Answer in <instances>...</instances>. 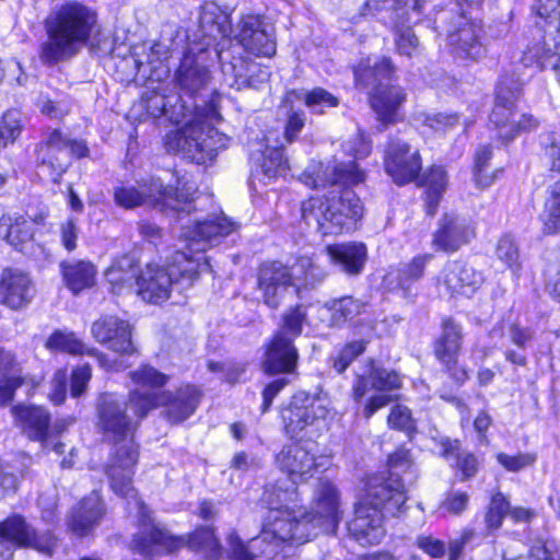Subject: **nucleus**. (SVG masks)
<instances>
[{"label": "nucleus", "mask_w": 560, "mask_h": 560, "mask_svg": "<svg viewBox=\"0 0 560 560\" xmlns=\"http://www.w3.org/2000/svg\"><path fill=\"white\" fill-rule=\"evenodd\" d=\"M462 327L453 319H445L442 324V334L435 342V355L445 365L451 376L463 383L468 378L467 371L457 366V358L462 348Z\"/></svg>", "instance_id": "23"}, {"label": "nucleus", "mask_w": 560, "mask_h": 560, "mask_svg": "<svg viewBox=\"0 0 560 560\" xmlns=\"http://www.w3.org/2000/svg\"><path fill=\"white\" fill-rule=\"evenodd\" d=\"M317 210V225L324 235H337L352 229L363 214L360 199L349 189L329 190L322 196Z\"/></svg>", "instance_id": "11"}, {"label": "nucleus", "mask_w": 560, "mask_h": 560, "mask_svg": "<svg viewBox=\"0 0 560 560\" xmlns=\"http://www.w3.org/2000/svg\"><path fill=\"white\" fill-rule=\"evenodd\" d=\"M315 397L305 392L296 393L290 405L281 410V419L287 435L298 438L315 420Z\"/></svg>", "instance_id": "29"}, {"label": "nucleus", "mask_w": 560, "mask_h": 560, "mask_svg": "<svg viewBox=\"0 0 560 560\" xmlns=\"http://www.w3.org/2000/svg\"><path fill=\"white\" fill-rule=\"evenodd\" d=\"M219 94L212 92L209 104H194V112L183 100V95L166 97L156 92L147 93L142 101L148 114L154 118L165 115L183 127L171 131L165 138L167 151L182 153L197 164L211 162L229 145L230 138L213 127L221 120Z\"/></svg>", "instance_id": "3"}, {"label": "nucleus", "mask_w": 560, "mask_h": 560, "mask_svg": "<svg viewBox=\"0 0 560 560\" xmlns=\"http://www.w3.org/2000/svg\"><path fill=\"white\" fill-rule=\"evenodd\" d=\"M340 500L336 487L327 479L317 482V528L334 534L341 520Z\"/></svg>", "instance_id": "30"}, {"label": "nucleus", "mask_w": 560, "mask_h": 560, "mask_svg": "<svg viewBox=\"0 0 560 560\" xmlns=\"http://www.w3.org/2000/svg\"><path fill=\"white\" fill-rule=\"evenodd\" d=\"M91 332L98 343L112 351L128 354L135 350L129 323L117 316L108 315L97 319Z\"/></svg>", "instance_id": "24"}, {"label": "nucleus", "mask_w": 560, "mask_h": 560, "mask_svg": "<svg viewBox=\"0 0 560 560\" xmlns=\"http://www.w3.org/2000/svg\"><path fill=\"white\" fill-rule=\"evenodd\" d=\"M345 150L354 159H364L371 153L372 145L362 132H358L352 140L345 144Z\"/></svg>", "instance_id": "61"}, {"label": "nucleus", "mask_w": 560, "mask_h": 560, "mask_svg": "<svg viewBox=\"0 0 560 560\" xmlns=\"http://www.w3.org/2000/svg\"><path fill=\"white\" fill-rule=\"evenodd\" d=\"M542 224V232L548 235L560 228V180L556 182L551 188L548 212Z\"/></svg>", "instance_id": "48"}, {"label": "nucleus", "mask_w": 560, "mask_h": 560, "mask_svg": "<svg viewBox=\"0 0 560 560\" xmlns=\"http://www.w3.org/2000/svg\"><path fill=\"white\" fill-rule=\"evenodd\" d=\"M276 464L279 469L285 472L288 480H279L276 483L267 485V487H282L283 489H294L298 480H307L313 477L315 468L314 445L311 441L300 440L296 443L284 446L276 455Z\"/></svg>", "instance_id": "14"}, {"label": "nucleus", "mask_w": 560, "mask_h": 560, "mask_svg": "<svg viewBox=\"0 0 560 560\" xmlns=\"http://www.w3.org/2000/svg\"><path fill=\"white\" fill-rule=\"evenodd\" d=\"M497 257L510 268L520 267L518 247L510 236H503L497 245Z\"/></svg>", "instance_id": "51"}, {"label": "nucleus", "mask_w": 560, "mask_h": 560, "mask_svg": "<svg viewBox=\"0 0 560 560\" xmlns=\"http://www.w3.org/2000/svg\"><path fill=\"white\" fill-rule=\"evenodd\" d=\"M537 14L560 31V0H536Z\"/></svg>", "instance_id": "54"}, {"label": "nucleus", "mask_w": 560, "mask_h": 560, "mask_svg": "<svg viewBox=\"0 0 560 560\" xmlns=\"http://www.w3.org/2000/svg\"><path fill=\"white\" fill-rule=\"evenodd\" d=\"M387 421L389 427L393 429L402 431H411L415 429V422L411 418L410 410L401 405H397L392 408Z\"/></svg>", "instance_id": "57"}, {"label": "nucleus", "mask_w": 560, "mask_h": 560, "mask_svg": "<svg viewBox=\"0 0 560 560\" xmlns=\"http://www.w3.org/2000/svg\"><path fill=\"white\" fill-rule=\"evenodd\" d=\"M0 540H8L14 548H32L46 556H51L57 546L50 530H36L20 514H12L0 522Z\"/></svg>", "instance_id": "15"}, {"label": "nucleus", "mask_w": 560, "mask_h": 560, "mask_svg": "<svg viewBox=\"0 0 560 560\" xmlns=\"http://www.w3.org/2000/svg\"><path fill=\"white\" fill-rule=\"evenodd\" d=\"M388 468V477L370 482L365 495L360 501H368L370 506H377L381 513L394 516L405 505L408 499L407 485L415 482L417 472L409 451L405 448H399L389 455Z\"/></svg>", "instance_id": "9"}, {"label": "nucleus", "mask_w": 560, "mask_h": 560, "mask_svg": "<svg viewBox=\"0 0 560 560\" xmlns=\"http://www.w3.org/2000/svg\"><path fill=\"white\" fill-rule=\"evenodd\" d=\"M492 156L490 147L481 145L475 154L474 178L478 187L485 188L492 184L493 176L487 173L488 162Z\"/></svg>", "instance_id": "47"}, {"label": "nucleus", "mask_w": 560, "mask_h": 560, "mask_svg": "<svg viewBox=\"0 0 560 560\" xmlns=\"http://www.w3.org/2000/svg\"><path fill=\"white\" fill-rule=\"evenodd\" d=\"M509 501L501 493L497 492L491 497L487 513L485 515V522L488 529H498L501 527L503 518L508 515Z\"/></svg>", "instance_id": "46"}, {"label": "nucleus", "mask_w": 560, "mask_h": 560, "mask_svg": "<svg viewBox=\"0 0 560 560\" xmlns=\"http://www.w3.org/2000/svg\"><path fill=\"white\" fill-rule=\"evenodd\" d=\"M361 304L352 298H343L332 304V318L331 324L338 325L340 322L346 320L348 317H353L361 312Z\"/></svg>", "instance_id": "53"}, {"label": "nucleus", "mask_w": 560, "mask_h": 560, "mask_svg": "<svg viewBox=\"0 0 560 560\" xmlns=\"http://www.w3.org/2000/svg\"><path fill=\"white\" fill-rule=\"evenodd\" d=\"M365 178V171L360 168L355 161H336L329 172V179L332 184L346 187L362 184Z\"/></svg>", "instance_id": "43"}, {"label": "nucleus", "mask_w": 560, "mask_h": 560, "mask_svg": "<svg viewBox=\"0 0 560 560\" xmlns=\"http://www.w3.org/2000/svg\"><path fill=\"white\" fill-rule=\"evenodd\" d=\"M130 377L136 385L151 389L131 390V406L140 416H147L152 409L165 406L167 419L173 423H180L196 411L202 397L201 392L194 385L183 386L175 393L152 392L163 387L168 382V376L150 365L140 366L130 373Z\"/></svg>", "instance_id": "6"}, {"label": "nucleus", "mask_w": 560, "mask_h": 560, "mask_svg": "<svg viewBox=\"0 0 560 560\" xmlns=\"http://www.w3.org/2000/svg\"><path fill=\"white\" fill-rule=\"evenodd\" d=\"M37 162L50 171L51 179L57 183L70 166L67 149V136L58 129L48 130L36 147Z\"/></svg>", "instance_id": "21"}, {"label": "nucleus", "mask_w": 560, "mask_h": 560, "mask_svg": "<svg viewBox=\"0 0 560 560\" xmlns=\"http://www.w3.org/2000/svg\"><path fill=\"white\" fill-rule=\"evenodd\" d=\"M16 424L22 432L33 441H37L44 448L51 447L57 454L63 453L65 445L50 441V413L40 406L19 405L12 408Z\"/></svg>", "instance_id": "17"}, {"label": "nucleus", "mask_w": 560, "mask_h": 560, "mask_svg": "<svg viewBox=\"0 0 560 560\" xmlns=\"http://www.w3.org/2000/svg\"><path fill=\"white\" fill-rule=\"evenodd\" d=\"M396 68L388 57H375L361 60L354 68L357 85L365 89L372 86L369 100L377 119L383 124L396 120L400 106L406 101V93L398 85L383 84L395 73Z\"/></svg>", "instance_id": "8"}, {"label": "nucleus", "mask_w": 560, "mask_h": 560, "mask_svg": "<svg viewBox=\"0 0 560 560\" xmlns=\"http://www.w3.org/2000/svg\"><path fill=\"white\" fill-rule=\"evenodd\" d=\"M497 462L508 471L516 472L534 464L536 457L529 453H518L509 455L505 453H498L495 455Z\"/></svg>", "instance_id": "52"}, {"label": "nucleus", "mask_w": 560, "mask_h": 560, "mask_svg": "<svg viewBox=\"0 0 560 560\" xmlns=\"http://www.w3.org/2000/svg\"><path fill=\"white\" fill-rule=\"evenodd\" d=\"M516 94L508 92L502 84L498 86L495 103L490 114V122L503 141L513 140L520 132L529 131L538 126V120L529 114L516 110Z\"/></svg>", "instance_id": "13"}, {"label": "nucleus", "mask_w": 560, "mask_h": 560, "mask_svg": "<svg viewBox=\"0 0 560 560\" xmlns=\"http://www.w3.org/2000/svg\"><path fill=\"white\" fill-rule=\"evenodd\" d=\"M36 222L24 215L4 214L0 218V236L20 252H24L32 243Z\"/></svg>", "instance_id": "35"}, {"label": "nucleus", "mask_w": 560, "mask_h": 560, "mask_svg": "<svg viewBox=\"0 0 560 560\" xmlns=\"http://www.w3.org/2000/svg\"><path fill=\"white\" fill-rule=\"evenodd\" d=\"M21 114L18 110L5 112L0 120V149L13 143L22 132Z\"/></svg>", "instance_id": "45"}, {"label": "nucleus", "mask_w": 560, "mask_h": 560, "mask_svg": "<svg viewBox=\"0 0 560 560\" xmlns=\"http://www.w3.org/2000/svg\"><path fill=\"white\" fill-rule=\"evenodd\" d=\"M325 252L332 264L351 276L359 275L366 261V247L362 243L331 244Z\"/></svg>", "instance_id": "34"}, {"label": "nucleus", "mask_w": 560, "mask_h": 560, "mask_svg": "<svg viewBox=\"0 0 560 560\" xmlns=\"http://www.w3.org/2000/svg\"><path fill=\"white\" fill-rule=\"evenodd\" d=\"M22 478V471L9 463L0 462V500L13 495Z\"/></svg>", "instance_id": "49"}, {"label": "nucleus", "mask_w": 560, "mask_h": 560, "mask_svg": "<svg viewBox=\"0 0 560 560\" xmlns=\"http://www.w3.org/2000/svg\"><path fill=\"white\" fill-rule=\"evenodd\" d=\"M68 375L66 370H58L51 380V390L48 394L50 401L60 405L66 399Z\"/></svg>", "instance_id": "62"}, {"label": "nucleus", "mask_w": 560, "mask_h": 560, "mask_svg": "<svg viewBox=\"0 0 560 560\" xmlns=\"http://www.w3.org/2000/svg\"><path fill=\"white\" fill-rule=\"evenodd\" d=\"M145 416H140L131 406V392L128 399L114 394L101 397L100 427L107 440L115 444V453L107 468L113 491L128 500V509L137 512L139 532L130 541V549L149 560L171 553L186 544L185 538L171 535L155 524L150 509L141 501L131 485L133 468L138 463V448L133 435Z\"/></svg>", "instance_id": "1"}, {"label": "nucleus", "mask_w": 560, "mask_h": 560, "mask_svg": "<svg viewBox=\"0 0 560 560\" xmlns=\"http://www.w3.org/2000/svg\"><path fill=\"white\" fill-rule=\"evenodd\" d=\"M298 501L299 492H295L294 489H283L280 486L266 487L261 502L268 509V515L262 524L260 535L248 542L250 548L257 549L265 544L266 547L260 552L269 553L289 540L306 541V525L301 524L294 512Z\"/></svg>", "instance_id": "7"}, {"label": "nucleus", "mask_w": 560, "mask_h": 560, "mask_svg": "<svg viewBox=\"0 0 560 560\" xmlns=\"http://www.w3.org/2000/svg\"><path fill=\"white\" fill-rule=\"evenodd\" d=\"M238 229L240 223L223 212L211 214L208 219L196 215L194 224L186 223L179 226V237L191 254L177 250L168 268L147 265L136 279L135 292L148 303L161 304L170 298L173 287L180 292L187 290L201 272L210 269L203 255L206 249L219 244L222 238Z\"/></svg>", "instance_id": "2"}, {"label": "nucleus", "mask_w": 560, "mask_h": 560, "mask_svg": "<svg viewBox=\"0 0 560 560\" xmlns=\"http://www.w3.org/2000/svg\"><path fill=\"white\" fill-rule=\"evenodd\" d=\"M60 267L66 287L73 294L95 284L96 268L90 261H63Z\"/></svg>", "instance_id": "38"}, {"label": "nucleus", "mask_w": 560, "mask_h": 560, "mask_svg": "<svg viewBox=\"0 0 560 560\" xmlns=\"http://www.w3.org/2000/svg\"><path fill=\"white\" fill-rule=\"evenodd\" d=\"M138 275L135 259L129 255L116 259L105 271V278L110 284L113 293L117 295L135 292Z\"/></svg>", "instance_id": "37"}, {"label": "nucleus", "mask_w": 560, "mask_h": 560, "mask_svg": "<svg viewBox=\"0 0 560 560\" xmlns=\"http://www.w3.org/2000/svg\"><path fill=\"white\" fill-rule=\"evenodd\" d=\"M35 292L28 273L13 268L3 270L0 277V304L13 311L23 310L33 301Z\"/></svg>", "instance_id": "22"}, {"label": "nucleus", "mask_w": 560, "mask_h": 560, "mask_svg": "<svg viewBox=\"0 0 560 560\" xmlns=\"http://www.w3.org/2000/svg\"><path fill=\"white\" fill-rule=\"evenodd\" d=\"M199 28L207 48L218 39H224L230 35L229 14L214 1H206L200 8Z\"/></svg>", "instance_id": "31"}, {"label": "nucleus", "mask_w": 560, "mask_h": 560, "mask_svg": "<svg viewBox=\"0 0 560 560\" xmlns=\"http://www.w3.org/2000/svg\"><path fill=\"white\" fill-rule=\"evenodd\" d=\"M350 536L362 546H374L385 537L383 513L368 501H359L354 508V518L348 525Z\"/></svg>", "instance_id": "20"}, {"label": "nucleus", "mask_w": 560, "mask_h": 560, "mask_svg": "<svg viewBox=\"0 0 560 560\" xmlns=\"http://www.w3.org/2000/svg\"><path fill=\"white\" fill-rule=\"evenodd\" d=\"M442 456L450 459L456 457V467L462 471L464 478H470L478 471V462L474 454L460 451V443L457 440L442 439L440 442Z\"/></svg>", "instance_id": "41"}, {"label": "nucleus", "mask_w": 560, "mask_h": 560, "mask_svg": "<svg viewBox=\"0 0 560 560\" xmlns=\"http://www.w3.org/2000/svg\"><path fill=\"white\" fill-rule=\"evenodd\" d=\"M304 114L299 112H292L284 126V132H283V144L284 143H292L298 135L301 132V130L304 127Z\"/></svg>", "instance_id": "63"}, {"label": "nucleus", "mask_w": 560, "mask_h": 560, "mask_svg": "<svg viewBox=\"0 0 560 560\" xmlns=\"http://www.w3.org/2000/svg\"><path fill=\"white\" fill-rule=\"evenodd\" d=\"M365 346L363 341H354L348 343L339 353L338 358L334 362L335 369L341 373L348 365L364 351Z\"/></svg>", "instance_id": "60"}, {"label": "nucleus", "mask_w": 560, "mask_h": 560, "mask_svg": "<svg viewBox=\"0 0 560 560\" xmlns=\"http://www.w3.org/2000/svg\"><path fill=\"white\" fill-rule=\"evenodd\" d=\"M305 316L306 308L303 305H298L283 315V324L266 351L262 362L265 373L273 375L290 373L294 370L298 351L293 346V338L301 335Z\"/></svg>", "instance_id": "10"}, {"label": "nucleus", "mask_w": 560, "mask_h": 560, "mask_svg": "<svg viewBox=\"0 0 560 560\" xmlns=\"http://www.w3.org/2000/svg\"><path fill=\"white\" fill-rule=\"evenodd\" d=\"M206 48L200 49L198 55H195L191 50L187 51L176 71V84L180 92L194 100L200 97L202 92L207 90L210 82V72L202 61ZM211 98L206 102L197 103L194 101L192 104H199L205 106L209 104ZM191 112H194V105H189Z\"/></svg>", "instance_id": "16"}, {"label": "nucleus", "mask_w": 560, "mask_h": 560, "mask_svg": "<svg viewBox=\"0 0 560 560\" xmlns=\"http://www.w3.org/2000/svg\"><path fill=\"white\" fill-rule=\"evenodd\" d=\"M47 39L40 45L44 63L57 65L77 56L100 33L95 9L79 1L55 7L44 21Z\"/></svg>", "instance_id": "4"}, {"label": "nucleus", "mask_w": 560, "mask_h": 560, "mask_svg": "<svg viewBox=\"0 0 560 560\" xmlns=\"http://www.w3.org/2000/svg\"><path fill=\"white\" fill-rule=\"evenodd\" d=\"M257 65L252 62L246 65L241 58L233 62L222 63V72L226 84L236 90L245 88H257L253 79L254 70Z\"/></svg>", "instance_id": "40"}, {"label": "nucleus", "mask_w": 560, "mask_h": 560, "mask_svg": "<svg viewBox=\"0 0 560 560\" xmlns=\"http://www.w3.org/2000/svg\"><path fill=\"white\" fill-rule=\"evenodd\" d=\"M447 175L443 167L433 166L424 175V185L427 187V211L434 214L442 194L447 188Z\"/></svg>", "instance_id": "42"}, {"label": "nucleus", "mask_w": 560, "mask_h": 560, "mask_svg": "<svg viewBox=\"0 0 560 560\" xmlns=\"http://www.w3.org/2000/svg\"><path fill=\"white\" fill-rule=\"evenodd\" d=\"M481 34L482 28L478 23L459 15L456 28L447 34V40L458 57L479 59L486 55Z\"/></svg>", "instance_id": "28"}, {"label": "nucleus", "mask_w": 560, "mask_h": 560, "mask_svg": "<svg viewBox=\"0 0 560 560\" xmlns=\"http://www.w3.org/2000/svg\"><path fill=\"white\" fill-rule=\"evenodd\" d=\"M229 560H255V548L250 544L245 545L236 533H231L228 537Z\"/></svg>", "instance_id": "56"}, {"label": "nucleus", "mask_w": 560, "mask_h": 560, "mask_svg": "<svg viewBox=\"0 0 560 560\" xmlns=\"http://www.w3.org/2000/svg\"><path fill=\"white\" fill-rule=\"evenodd\" d=\"M289 384L287 377H280L268 384L262 392V405L261 411L266 412L269 410L276 396Z\"/></svg>", "instance_id": "64"}, {"label": "nucleus", "mask_w": 560, "mask_h": 560, "mask_svg": "<svg viewBox=\"0 0 560 560\" xmlns=\"http://www.w3.org/2000/svg\"><path fill=\"white\" fill-rule=\"evenodd\" d=\"M401 387V378L395 371L371 368L368 374L360 375L353 385V398L361 400L369 389L389 392Z\"/></svg>", "instance_id": "36"}, {"label": "nucleus", "mask_w": 560, "mask_h": 560, "mask_svg": "<svg viewBox=\"0 0 560 560\" xmlns=\"http://www.w3.org/2000/svg\"><path fill=\"white\" fill-rule=\"evenodd\" d=\"M265 140L267 142L265 150L257 154L253 153L250 159L260 163V171L266 177L273 178L285 168L287 161L282 152L283 142L277 139L275 140L276 145H272L271 132L265 137Z\"/></svg>", "instance_id": "39"}, {"label": "nucleus", "mask_w": 560, "mask_h": 560, "mask_svg": "<svg viewBox=\"0 0 560 560\" xmlns=\"http://www.w3.org/2000/svg\"><path fill=\"white\" fill-rule=\"evenodd\" d=\"M469 495L467 492L452 490L445 494L441 509L453 515L462 514L468 505Z\"/></svg>", "instance_id": "55"}, {"label": "nucleus", "mask_w": 560, "mask_h": 560, "mask_svg": "<svg viewBox=\"0 0 560 560\" xmlns=\"http://www.w3.org/2000/svg\"><path fill=\"white\" fill-rule=\"evenodd\" d=\"M238 26L237 40L247 52L257 57H271L276 52L273 28L262 16L245 15Z\"/></svg>", "instance_id": "18"}, {"label": "nucleus", "mask_w": 560, "mask_h": 560, "mask_svg": "<svg viewBox=\"0 0 560 560\" xmlns=\"http://www.w3.org/2000/svg\"><path fill=\"white\" fill-rule=\"evenodd\" d=\"M196 188L185 183L183 187L175 190L164 186L158 177L150 176L147 179L137 182V185H120L114 188V200L117 206L125 209H132L142 205L159 208L167 215H173L182 224H194L196 215L208 219L210 215L200 213L195 203L192 195Z\"/></svg>", "instance_id": "5"}, {"label": "nucleus", "mask_w": 560, "mask_h": 560, "mask_svg": "<svg viewBox=\"0 0 560 560\" xmlns=\"http://www.w3.org/2000/svg\"><path fill=\"white\" fill-rule=\"evenodd\" d=\"M388 20L395 34V49L399 55L415 57L420 52V43L409 24L420 20L422 0H385Z\"/></svg>", "instance_id": "12"}, {"label": "nucleus", "mask_w": 560, "mask_h": 560, "mask_svg": "<svg viewBox=\"0 0 560 560\" xmlns=\"http://www.w3.org/2000/svg\"><path fill=\"white\" fill-rule=\"evenodd\" d=\"M385 170L398 185L413 180L421 170L419 151H411L410 145L401 140L390 141L385 155Z\"/></svg>", "instance_id": "19"}, {"label": "nucleus", "mask_w": 560, "mask_h": 560, "mask_svg": "<svg viewBox=\"0 0 560 560\" xmlns=\"http://www.w3.org/2000/svg\"><path fill=\"white\" fill-rule=\"evenodd\" d=\"M25 382L22 375H5L0 378V407L11 402L15 390Z\"/></svg>", "instance_id": "58"}, {"label": "nucleus", "mask_w": 560, "mask_h": 560, "mask_svg": "<svg viewBox=\"0 0 560 560\" xmlns=\"http://www.w3.org/2000/svg\"><path fill=\"white\" fill-rule=\"evenodd\" d=\"M92 377V371L89 364L78 366L72 371L70 393L72 397H79L86 389V386Z\"/></svg>", "instance_id": "59"}, {"label": "nucleus", "mask_w": 560, "mask_h": 560, "mask_svg": "<svg viewBox=\"0 0 560 560\" xmlns=\"http://www.w3.org/2000/svg\"><path fill=\"white\" fill-rule=\"evenodd\" d=\"M46 348L69 353L71 355H90L96 358L101 368L105 370H113L114 365L108 360L107 355L100 352L96 348L88 347L77 335L72 331L56 330L46 341Z\"/></svg>", "instance_id": "33"}, {"label": "nucleus", "mask_w": 560, "mask_h": 560, "mask_svg": "<svg viewBox=\"0 0 560 560\" xmlns=\"http://www.w3.org/2000/svg\"><path fill=\"white\" fill-rule=\"evenodd\" d=\"M431 255H420L415 257L408 265L400 269L399 284L402 288L409 287L412 282L419 280L424 271L427 262Z\"/></svg>", "instance_id": "50"}, {"label": "nucleus", "mask_w": 560, "mask_h": 560, "mask_svg": "<svg viewBox=\"0 0 560 560\" xmlns=\"http://www.w3.org/2000/svg\"><path fill=\"white\" fill-rule=\"evenodd\" d=\"M483 281L482 273L474 267L452 261L443 269L439 284L443 285L451 295L469 298L482 285Z\"/></svg>", "instance_id": "27"}, {"label": "nucleus", "mask_w": 560, "mask_h": 560, "mask_svg": "<svg viewBox=\"0 0 560 560\" xmlns=\"http://www.w3.org/2000/svg\"><path fill=\"white\" fill-rule=\"evenodd\" d=\"M104 513V504L100 495L92 492L73 510L69 520V527L75 535L86 536L100 524Z\"/></svg>", "instance_id": "32"}, {"label": "nucleus", "mask_w": 560, "mask_h": 560, "mask_svg": "<svg viewBox=\"0 0 560 560\" xmlns=\"http://www.w3.org/2000/svg\"><path fill=\"white\" fill-rule=\"evenodd\" d=\"M294 287L288 267L272 261L264 264L259 269L258 288L262 293L264 303L277 308L289 288Z\"/></svg>", "instance_id": "26"}, {"label": "nucleus", "mask_w": 560, "mask_h": 560, "mask_svg": "<svg viewBox=\"0 0 560 560\" xmlns=\"http://www.w3.org/2000/svg\"><path fill=\"white\" fill-rule=\"evenodd\" d=\"M475 236L469 222L456 213H445L432 237V246L442 252L458 250Z\"/></svg>", "instance_id": "25"}, {"label": "nucleus", "mask_w": 560, "mask_h": 560, "mask_svg": "<svg viewBox=\"0 0 560 560\" xmlns=\"http://www.w3.org/2000/svg\"><path fill=\"white\" fill-rule=\"evenodd\" d=\"M191 549L200 551L209 560H218L221 557V546L210 527L197 529L188 539Z\"/></svg>", "instance_id": "44"}]
</instances>
